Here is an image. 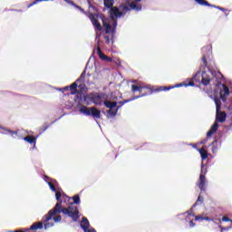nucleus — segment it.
I'll list each match as a JSON object with an SVG mask.
<instances>
[{
	"mask_svg": "<svg viewBox=\"0 0 232 232\" xmlns=\"http://www.w3.org/2000/svg\"><path fill=\"white\" fill-rule=\"evenodd\" d=\"M124 10H127L126 7H125V9H123V12H124Z\"/></svg>",
	"mask_w": 232,
	"mask_h": 232,
	"instance_id": "e433bc0d",
	"label": "nucleus"
},
{
	"mask_svg": "<svg viewBox=\"0 0 232 232\" xmlns=\"http://www.w3.org/2000/svg\"><path fill=\"white\" fill-rule=\"evenodd\" d=\"M81 227L83 229L84 232L90 227V221L86 218H83L81 223Z\"/></svg>",
	"mask_w": 232,
	"mask_h": 232,
	"instance_id": "1a4fd4ad",
	"label": "nucleus"
},
{
	"mask_svg": "<svg viewBox=\"0 0 232 232\" xmlns=\"http://www.w3.org/2000/svg\"><path fill=\"white\" fill-rule=\"evenodd\" d=\"M109 113H111V111H110Z\"/></svg>",
	"mask_w": 232,
	"mask_h": 232,
	"instance_id": "58836bf2",
	"label": "nucleus"
},
{
	"mask_svg": "<svg viewBox=\"0 0 232 232\" xmlns=\"http://www.w3.org/2000/svg\"><path fill=\"white\" fill-rule=\"evenodd\" d=\"M89 18L91 19V22L92 23V25L94 26L96 32H101V30H102V25H101V21L103 24V29L105 31V34H111V32H113V27H111V24H110V20L105 19L102 14H91L89 15Z\"/></svg>",
	"mask_w": 232,
	"mask_h": 232,
	"instance_id": "f03ea898",
	"label": "nucleus"
},
{
	"mask_svg": "<svg viewBox=\"0 0 232 232\" xmlns=\"http://www.w3.org/2000/svg\"><path fill=\"white\" fill-rule=\"evenodd\" d=\"M215 103L217 106V116L216 119L218 122H225L226 121V112L219 111H220V102L218 100L215 99Z\"/></svg>",
	"mask_w": 232,
	"mask_h": 232,
	"instance_id": "39448f33",
	"label": "nucleus"
},
{
	"mask_svg": "<svg viewBox=\"0 0 232 232\" xmlns=\"http://www.w3.org/2000/svg\"><path fill=\"white\" fill-rule=\"evenodd\" d=\"M198 201H200V197L198 198Z\"/></svg>",
	"mask_w": 232,
	"mask_h": 232,
	"instance_id": "72a5a7b5",
	"label": "nucleus"
},
{
	"mask_svg": "<svg viewBox=\"0 0 232 232\" xmlns=\"http://www.w3.org/2000/svg\"><path fill=\"white\" fill-rule=\"evenodd\" d=\"M72 199H73V202H74V204H79V202H81V198H79V196H74L73 198H72Z\"/></svg>",
	"mask_w": 232,
	"mask_h": 232,
	"instance_id": "6ab92c4d",
	"label": "nucleus"
},
{
	"mask_svg": "<svg viewBox=\"0 0 232 232\" xmlns=\"http://www.w3.org/2000/svg\"><path fill=\"white\" fill-rule=\"evenodd\" d=\"M96 37H99V35H98V34H96Z\"/></svg>",
	"mask_w": 232,
	"mask_h": 232,
	"instance_id": "4c0bfd02",
	"label": "nucleus"
},
{
	"mask_svg": "<svg viewBox=\"0 0 232 232\" xmlns=\"http://www.w3.org/2000/svg\"><path fill=\"white\" fill-rule=\"evenodd\" d=\"M86 232H97L93 228L87 229Z\"/></svg>",
	"mask_w": 232,
	"mask_h": 232,
	"instance_id": "c85d7f7f",
	"label": "nucleus"
},
{
	"mask_svg": "<svg viewBox=\"0 0 232 232\" xmlns=\"http://www.w3.org/2000/svg\"><path fill=\"white\" fill-rule=\"evenodd\" d=\"M55 197H56V200H60V198H61V192H57L55 194Z\"/></svg>",
	"mask_w": 232,
	"mask_h": 232,
	"instance_id": "a878e982",
	"label": "nucleus"
},
{
	"mask_svg": "<svg viewBox=\"0 0 232 232\" xmlns=\"http://www.w3.org/2000/svg\"><path fill=\"white\" fill-rule=\"evenodd\" d=\"M218 130V123L215 122L210 128L209 131L207 133L208 137H211Z\"/></svg>",
	"mask_w": 232,
	"mask_h": 232,
	"instance_id": "9b49d317",
	"label": "nucleus"
},
{
	"mask_svg": "<svg viewBox=\"0 0 232 232\" xmlns=\"http://www.w3.org/2000/svg\"><path fill=\"white\" fill-rule=\"evenodd\" d=\"M104 6L111 8L113 6V0H104Z\"/></svg>",
	"mask_w": 232,
	"mask_h": 232,
	"instance_id": "2eb2a0df",
	"label": "nucleus"
},
{
	"mask_svg": "<svg viewBox=\"0 0 232 232\" xmlns=\"http://www.w3.org/2000/svg\"><path fill=\"white\" fill-rule=\"evenodd\" d=\"M179 86H180V85H176V86H174V87H160V92H162V91H166V90H171V88H179Z\"/></svg>",
	"mask_w": 232,
	"mask_h": 232,
	"instance_id": "a211bd4d",
	"label": "nucleus"
},
{
	"mask_svg": "<svg viewBox=\"0 0 232 232\" xmlns=\"http://www.w3.org/2000/svg\"><path fill=\"white\" fill-rule=\"evenodd\" d=\"M189 86H193V82H190V83H189Z\"/></svg>",
	"mask_w": 232,
	"mask_h": 232,
	"instance_id": "473e14b6",
	"label": "nucleus"
},
{
	"mask_svg": "<svg viewBox=\"0 0 232 232\" xmlns=\"http://www.w3.org/2000/svg\"><path fill=\"white\" fill-rule=\"evenodd\" d=\"M124 10H127L126 7H125V9H123V12H124Z\"/></svg>",
	"mask_w": 232,
	"mask_h": 232,
	"instance_id": "c9c22d12",
	"label": "nucleus"
},
{
	"mask_svg": "<svg viewBox=\"0 0 232 232\" xmlns=\"http://www.w3.org/2000/svg\"><path fill=\"white\" fill-rule=\"evenodd\" d=\"M204 186H206V176H204V174H201L199 176L198 188L204 189Z\"/></svg>",
	"mask_w": 232,
	"mask_h": 232,
	"instance_id": "f8f14e48",
	"label": "nucleus"
},
{
	"mask_svg": "<svg viewBox=\"0 0 232 232\" xmlns=\"http://www.w3.org/2000/svg\"><path fill=\"white\" fill-rule=\"evenodd\" d=\"M130 8L132 9V10H140V7H139V8H137V5H135V2H132L131 4H130Z\"/></svg>",
	"mask_w": 232,
	"mask_h": 232,
	"instance_id": "412c9836",
	"label": "nucleus"
},
{
	"mask_svg": "<svg viewBox=\"0 0 232 232\" xmlns=\"http://www.w3.org/2000/svg\"><path fill=\"white\" fill-rule=\"evenodd\" d=\"M201 77H202V80H201L202 84H205V85L209 84L210 79L206 72H202Z\"/></svg>",
	"mask_w": 232,
	"mask_h": 232,
	"instance_id": "9d476101",
	"label": "nucleus"
},
{
	"mask_svg": "<svg viewBox=\"0 0 232 232\" xmlns=\"http://www.w3.org/2000/svg\"><path fill=\"white\" fill-rule=\"evenodd\" d=\"M218 75H220V76L222 77V75H221V73H220V72H218Z\"/></svg>",
	"mask_w": 232,
	"mask_h": 232,
	"instance_id": "f704fd0d",
	"label": "nucleus"
},
{
	"mask_svg": "<svg viewBox=\"0 0 232 232\" xmlns=\"http://www.w3.org/2000/svg\"><path fill=\"white\" fill-rule=\"evenodd\" d=\"M96 53L99 55L100 59H102V61H111V58H109L108 56L104 55V53H102V51H101V47H97L95 50Z\"/></svg>",
	"mask_w": 232,
	"mask_h": 232,
	"instance_id": "6e6552de",
	"label": "nucleus"
},
{
	"mask_svg": "<svg viewBox=\"0 0 232 232\" xmlns=\"http://www.w3.org/2000/svg\"><path fill=\"white\" fill-rule=\"evenodd\" d=\"M110 14L111 18L108 20L110 22L111 28L115 30V26H117V22L115 21V19H113V17H121V15H122V13L120 8L114 6L111 9Z\"/></svg>",
	"mask_w": 232,
	"mask_h": 232,
	"instance_id": "20e7f679",
	"label": "nucleus"
},
{
	"mask_svg": "<svg viewBox=\"0 0 232 232\" xmlns=\"http://www.w3.org/2000/svg\"><path fill=\"white\" fill-rule=\"evenodd\" d=\"M195 226L192 221H190V227H193Z\"/></svg>",
	"mask_w": 232,
	"mask_h": 232,
	"instance_id": "c756f323",
	"label": "nucleus"
},
{
	"mask_svg": "<svg viewBox=\"0 0 232 232\" xmlns=\"http://www.w3.org/2000/svg\"><path fill=\"white\" fill-rule=\"evenodd\" d=\"M81 113H84L85 115H92L93 119H101V111H99L95 107L88 108L86 106H82L79 109Z\"/></svg>",
	"mask_w": 232,
	"mask_h": 232,
	"instance_id": "7ed1b4c3",
	"label": "nucleus"
},
{
	"mask_svg": "<svg viewBox=\"0 0 232 232\" xmlns=\"http://www.w3.org/2000/svg\"><path fill=\"white\" fill-rule=\"evenodd\" d=\"M201 173H204V167L201 168Z\"/></svg>",
	"mask_w": 232,
	"mask_h": 232,
	"instance_id": "7c9ffc66",
	"label": "nucleus"
},
{
	"mask_svg": "<svg viewBox=\"0 0 232 232\" xmlns=\"http://www.w3.org/2000/svg\"><path fill=\"white\" fill-rule=\"evenodd\" d=\"M91 99L94 104H102V97L100 94H92Z\"/></svg>",
	"mask_w": 232,
	"mask_h": 232,
	"instance_id": "0eeeda50",
	"label": "nucleus"
},
{
	"mask_svg": "<svg viewBox=\"0 0 232 232\" xmlns=\"http://www.w3.org/2000/svg\"><path fill=\"white\" fill-rule=\"evenodd\" d=\"M200 156L202 160H206V159L208 158V151L203 149H200L199 150Z\"/></svg>",
	"mask_w": 232,
	"mask_h": 232,
	"instance_id": "4468645a",
	"label": "nucleus"
},
{
	"mask_svg": "<svg viewBox=\"0 0 232 232\" xmlns=\"http://www.w3.org/2000/svg\"><path fill=\"white\" fill-rule=\"evenodd\" d=\"M53 222H61V216H56L53 218Z\"/></svg>",
	"mask_w": 232,
	"mask_h": 232,
	"instance_id": "4be33fe9",
	"label": "nucleus"
},
{
	"mask_svg": "<svg viewBox=\"0 0 232 232\" xmlns=\"http://www.w3.org/2000/svg\"><path fill=\"white\" fill-rule=\"evenodd\" d=\"M61 212L63 213V215H68L73 220H77V218H79V210H77V207L61 208V203H56L54 208L53 210H50L48 215H46L45 218L44 219V225L45 229H48L49 227H52V226H53V217H55L56 213Z\"/></svg>",
	"mask_w": 232,
	"mask_h": 232,
	"instance_id": "f257e3e1",
	"label": "nucleus"
},
{
	"mask_svg": "<svg viewBox=\"0 0 232 232\" xmlns=\"http://www.w3.org/2000/svg\"><path fill=\"white\" fill-rule=\"evenodd\" d=\"M116 113H117V111H114V112H112L111 114H112V115H115Z\"/></svg>",
	"mask_w": 232,
	"mask_h": 232,
	"instance_id": "2f4dec72",
	"label": "nucleus"
},
{
	"mask_svg": "<svg viewBox=\"0 0 232 232\" xmlns=\"http://www.w3.org/2000/svg\"><path fill=\"white\" fill-rule=\"evenodd\" d=\"M77 88V83L71 84V90H75Z\"/></svg>",
	"mask_w": 232,
	"mask_h": 232,
	"instance_id": "bb28decb",
	"label": "nucleus"
},
{
	"mask_svg": "<svg viewBox=\"0 0 232 232\" xmlns=\"http://www.w3.org/2000/svg\"><path fill=\"white\" fill-rule=\"evenodd\" d=\"M229 95V88L227 86L221 84L219 97L222 101H227V96Z\"/></svg>",
	"mask_w": 232,
	"mask_h": 232,
	"instance_id": "423d86ee",
	"label": "nucleus"
},
{
	"mask_svg": "<svg viewBox=\"0 0 232 232\" xmlns=\"http://www.w3.org/2000/svg\"><path fill=\"white\" fill-rule=\"evenodd\" d=\"M196 220H208V218H204L202 217H196Z\"/></svg>",
	"mask_w": 232,
	"mask_h": 232,
	"instance_id": "cd10ccee",
	"label": "nucleus"
},
{
	"mask_svg": "<svg viewBox=\"0 0 232 232\" xmlns=\"http://www.w3.org/2000/svg\"><path fill=\"white\" fill-rule=\"evenodd\" d=\"M48 185H49L50 188L52 189V191H57L55 189V186H53V184H52V182H49Z\"/></svg>",
	"mask_w": 232,
	"mask_h": 232,
	"instance_id": "5701e85b",
	"label": "nucleus"
},
{
	"mask_svg": "<svg viewBox=\"0 0 232 232\" xmlns=\"http://www.w3.org/2000/svg\"><path fill=\"white\" fill-rule=\"evenodd\" d=\"M43 228V223H35L31 226V229H41Z\"/></svg>",
	"mask_w": 232,
	"mask_h": 232,
	"instance_id": "dca6fc26",
	"label": "nucleus"
},
{
	"mask_svg": "<svg viewBox=\"0 0 232 232\" xmlns=\"http://www.w3.org/2000/svg\"><path fill=\"white\" fill-rule=\"evenodd\" d=\"M131 90L132 92H137L139 90V87H137L136 85H132Z\"/></svg>",
	"mask_w": 232,
	"mask_h": 232,
	"instance_id": "393cba45",
	"label": "nucleus"
},
{
	"mask_svg": "<svg viewBox=\"0 0 232 232\" xmlns=\"http://www.w3.org/2000/svg\"><path fill=\"white\" fill-rule=\"evenodd\" d=\"M222 220L223 222H231V219H229L227 217H223Z\"/></svg>",
	"mask_w": 232,
	"mask_h": 232,
	"instance_id": "b1692460",
	"label": "nucleus"
},
{
	"mask_svg": "<svg viewBox=\"0 0 232 232\" xmlns=\"http://www.w3.org/2000/svg\"><path fill=\"white\" fill-rule=\"evenodd\" d=\"M104 104L106 108H109L110 110H112V108H115L117 106V102H104Z\"/></svg>",
	"mask_w": 232,
	"mask_h": 232,
	"instance_id": "ddd939ff",
	"label": "nucleus"
},
{
	"mask_svg": "<svg viewBox=\"0 0 232 232\" xmlns=\"http://www.w3.org/2000/svg\"><path fill=\"white\" fill-rule=\"evenodd\" d=\"M24 140L29 142L30 144H33V142H35V138L32 136H27Z\"/></svg>",
	"mask_w": 232,
	"mask_h": 232,
	"instance_id": "f3484780",
	"label": "nucleus"
},
{
	"mask_svg": "<svg viewBox=\"0 0 232 232\" xmlns=\"http://www.w3.org/2000/svg\"><path fill=\"white\" fill-rule=\"evenodd\" d=\"M198 5H205V6H208V2L205 0H196Z\"/></svg>",
	"mask_w": 232,
	"mask_h": 232,
	"instance_id": "aec40b11",
	"label": "nucleus"
}]
</instances>
